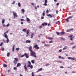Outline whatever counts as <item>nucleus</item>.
<instances>
[{
  "instance_id": "obj_1",
  "label": "nucleus",
  "mask_w": 76,
  "mask_h": 76,
  "mask_svg": "<svg viewBox=\"0 0 76 76\" xmlns=\"http://www.w3.org/2000/svg\"><path fill=\"white\" fill-rule=\"evenodd\" d=\"M30 55L32 57H34L35 58H36L37 57V56H36V53L34 51H32L30 53Z\"/></svg>"
},
{
  "instance_id": "obj_2",
  "label": "nucleus",
  "mask_w": 76,
  "mask_h": 76,
  "mask_svg": "<svg viewBox=\"0 0 76 76\" xmlns=\"http://www.w3.org/2000/svg\"><path fill=\"white\" fill-rule=\"evenodd\" d=\"M28 63L29 64V65L27 66V67H30L31 69H32V68H33V66H32V65H31V61H28Z\"/></svg>"
},
{
  "instance_id": "obj_3",
  "label": "nucleus",
  "mask_w": 76,
  "mask_h": 76,
  "mask_svg": "<svg viewBox=\"0 0 76 76\" xmlns=\"http://www.w3.org/2000/svg\"><path fill=\"white\" fill-rule=\"evenodd\" d=\"M18 61V58H14V60L13 61V63H14L15 64H17Z\"/></svg>"
},
{
  "instance_id": "obj_4",
  "label": "nucleus",
  "mask_w": 76,
  "mask_h": 76,
  "mask_svg": "<svg viewBox=\"0 0 76 76\" xmlns=\"http://www.w3.org/2000/svg\"><path fill=\"white\" fill-rule=\"evenodd\" d=\"M73 37V35L71 34V35L68 36V38H70L69 39L70 41H72L73 39H74V37Z\"/></svg>"
},
{
  "instance_id": "obj_5",
  "label": "nucleus",
  "mask_w": 76,
  "mask_h": 76,
  "mask_svg": "<svg viewBox=\"0 0 76 76\" xmlns=\"http://www.w3.org/2000/svg\"><path fill=\"white\" fill-rule=\"evenodd\" d=\"M73 17V15H72L71 16H70L69 17H68L66 19V21L67 22H69V19H71V18H72Z\"/></svg>"
},
{
  "instance_id": "obj_6",
  "label": "nucleus",
  "mask_w": 76,
  "mask_h": 76,
  "mask_svg": "<svg viewBox=\"0 0 76 76\" xmlns=\"http://www.w3.org/2000/svg\"><path fill=\"white\" fill-rule=\"evenodd\" d=\"M34 48H36V49H39V48L38 46V45H36L34 46Z\"/></svg>"
},
{
  "instance_id": "obj_7",
  "label": "nucleus",
  "mask_w": 76,
  "mask_h": 76,
  "mask_svg": "<svg viewBox=\"0 0 76 76\" xmlns=\"http://www.w3.org/2000/svg\"><path fill=\"white\" fill-rule=\"evenodd\" d=\"M68 59L69 60H71L72 61L75 60V58H72L71 57H69L68 58Z\"/></svg>"
},
{
  "instance_id": "obj_8",
  "label": "nucleus",
  "mask_w": 76,
  "mask_h": 76,
  "mask_svg": "<svg viewBox=\"0 0 76 76\" xmlns=\"http://www.w3.org/2000/svg\"><path fill=\"white\" fill-rule=\"evenodd\" d=\"M13 14L14 18H15V17H16L17 18L18 17V15H17V14H16V13H15L14 12H13Z\"/></svg>"
},
{
  "instance_id": "obj_9",
  "label": "nucleus",
  "mask_w": 76,
  "mask_h": 76,
  "mask_svg": "<svg viewBox=\"0 0 76 76\" xmlns=\"http://www.w3.org/2000/svg\"><path fill=\"white\" fill-rule=\"evenodd\" d=\"M47 0H45V3L43 4V6H47Z\"/></svg>"
},
{
  "instance_id": "obj_10",
  "label": "nucleus",
  "mask_w": 76,
  "mask_h": 76,
  "mask_svg": "<svg viewBox=\"0 0 76 76\" xmlns=\"http://www.w3.org/2000/svg\"><path fill=\"white\" fill-rule=\"evenodd\" d=\"M26 20L27 22H28V23H31V20H30V19L28 18V17H26Z\"/></svg>"
},
{
  "instance_id": "obj_11",
  "label": "nucleus",
  "mask_w": 76,
  "mask_h": 76,
  "mask_svg": "<svg viewBox=\"0 0 76 76\" xmlns=\"http://www.w3.org/2000/svg\"><path fill=\"white\" fill-rule=\"evenodd\" d=\"M42 70V68H41L40 69H38V70L37 71V72H41Z\"/></svg>"
},
{
  "instance_id": "obj_12",
  "label": "nucleus",
  "mask_w": 76,
  "mask_h": 76,
  "mask_svg": "<svg viewBox=\"0 0 76 76\" xmlns=\"http://www.w3.org/2000/svg\"><path fill=\"white\" fill-rule=\"evenodd\" d=\"M21 66V64L20 63H18L17 64V65L16 67H19Z\"/></svg>"
},
{
  "instance_id": "obj_13",
  "label": "nucleus",
  "mask_w": 76,
  "mask_h": 76,
  "mask_svg": "<svg viewBox=\"0 0 76 76\" xmlns=\"http://www.w3.org/2000/svg\"><path fill=\"white\" fill-rule=\"evenodd\" d=\"M29 50L30 52L32 51V46H31L29 47Z\"/></svg>"
},
{
  "instance_id": "obj_14",
  "label": "nucleus",
  "mask_w": 76,
  "mask_h": 76,
  "mask_svg": "<svg viewBox=\"0 0 76 76\" xmlns=\"http://www.w3.org/2000/svg\"><path fill=\"white\" fill-rule=\"evenodd\" d=\"M25 55L26 56V58H29V56H28V54L26 53H25Z\"/></svg>"
},
{
  "instance_id": "obj_15",
  "label": "nucleus",
  "mask_w": 76,
  "mask_h": 76,
  "mask_svg": "<svg viewBox=\"0 0 76 76\" xmlns=\"http://www.w3.org/2000/svg\"><path fill=\"white\" fill-rule=\"evenodd\" d=\"M65 32L64 31H62L60 33V35H64V34H65Z\"/></svg>"
},
{
  "instance_id": "obj_16",
  "label": "nucleus",
  "mask_w": 76,
  "mask_h": 76,
  "mask_svg": "<svg viewBox=\"0 0 76 76\" xmlns=\"http://www.w3.org/2000/svg\"><path fill=\"white\" fill-rule=\"evenodd\" d=\"M27 30L25 28V29H23L22 30L23 32H26L27 31Z\"/></svg>"
},
{
  "instance_id": "obj_17",
  "label": "nucleus",
  "mask_w": 76,
  "mask_h": 76,
  "mask_svg": "<svg viewBox=\"0 0 76 76\" xmlns=\"http://www.w3.org/2000/svg\"><path fill=\"white\" fill-rule=\"evenodd\" d=\"M24 69H25V71H26L27 70V68L26 67V64H25L24 66Z\"/></svg>"
},
{
  "instance_id": "obj_18",
  "label": "nucleus",
  "mask_w": 76,
  "mask_h": 76,
  "mask_svg": "<svg viewBox=\"0 0 76 76\" xmlns=\"http://www.w3.org/2000/svg\"><path fill=\"white\" fill-rule=\"evenodd\" d=\"M26 43H30V42H31V41L30 40H27L26 41Z\"/></svg>"
},
{
  "instance_id": "obj_19",
  "label": "nucleus",
  "mask_w": 76,
  "mask_h": 76,
  "mask_svg": "<svg viewBox=\"0 0 76 76\" xmlns=\"http://www.w3.org/2000/svg\"><path fill=\"white\" fill-rule=\"evenodd\" d=\"M15 45H13L12 47V51L14 52V50H15Z\"/></svg>"
},
{
  "instance_id": "obj_20",
  "label": "nucleus",
  "mask_w": 76,
  "mask_h": 76,
  "mask_svg": "<svg viewBox=\"0 0 76 76\" xmlns=\"http://www.w3.org/2000/svg\"><path fill=\"white\" fill-rule=\"evenodd\" d=\"M48 39H50V40H53V38L49 37H48Z\"/></svg>"
},
{
  "instance_id": "obj_21",
  "label": "nucleus",
  "mask_w": 76,
  "mask_h": 76,
  "mask_svg": "<svg viewBox=\"0 0 76 76\" xmlns=\"http://www.w3.org/2000/svg\"><path fill=\"white\" fill-rule=\"evenodd\" d=\"M56 33L57 34V35H60V33L59 32L56 31Z\"/></svg>"
},
{
  "instance_id": "obj_22",
  "label": "nucleus",
  "mask_w": 76,
  "mask_h": 76,
  "mask_svg": "<svg viewBox=\"0 0 76 76\" xmlns=\"http://www.w3.org/2000/svg\"><path fill=\"white\" fill-rule=\"evenodd\" d=\"M29 32H30V30L29 29H28L26 32V34H29Z\"/></svg>"
},
{
  "instance_id": "obj_23",
  "label": "nucleus",
  "mask_w": 76,
  "mask_h": 76,
  "mask_svg": "<svg viewBox=\"0 0 76 76\" xmlns=\"http://www.w3.org/2000/svg\"><path fill=\"white\" fill-rule=\"evenodd\" d=\"M34 34V33L31 34V38H33V35Z\"/></svg>"
},
{
  "instance_id": "obj_24",
  "label": "nucleus",
  "mask_w": 76,
  "mask_h": 76,
  "mask_svg": "<svg viewBox=\"0 0 76 76\" xmlns=\"http://www.w3.org/2000/svg\"><path fill=\"white\" fill-rule=\"evenodd\" d=\"M4 36V37H5V38H6L7 39L8 38L7 35V34H5Z\"/></svg>"
},
{
  "instance_id": "obj_25",
  "label": "nucleus",
  "mask_w": 76,
  "mask_h": 76,
  "mask_svg": "<svg viewBox=\"0 0 76 76\" xmlns=\"http://www.w3.org/2000/svg\"><path fill=\"white\" fill-rule=\"evenodd\" d=\"M4 22H5V21H4V20L3 19L2 20V24L4 23Z\"/></svg>"
},
{
  "instance_id": "obj_26",
  "label": "nucleus",
  "mask_w": 76,
  "mask_h": 76,
  "mask_svg": "<svg viewBox=\"0 0 76 76\" xmlns=\"http://www.w3.org/2000/svg\"><path fill=\"white\" fill-rule=\"evenodd\" d=\"M67 48V46H65L64 47L63 49V50H65V49H66V48Z\"/></svg>"
},
{
  "instance_id": "obj_27",
  "label": "nucleus",
  "mask_w": 76,
  "mask_h": 76,
  "mask_svg": "<svg viewBox=\"0 0 76 76\" xmlns=\"http://www.w3.org/2000/svg\"><path fill=\"white\" fill-rule=\"evenodd\" d=\"M57 63H61L62 61H57Z\"/></svg>"
},
{
  "instance_id": "obj_28",
  "label": "nucleus",
  "mask_w": 76,
  "mask_h": 76,
  "mask_svg": "<svg viewBox=\"0 0 76 76\" xmlns=\"http://www.w3.org/2000/svg\"><path fill=\"white\" fill-rule=\"evenodd\" d=\"M9 56H10V53L9 52L7 53V56L9 57Z\"/></svg>"
},
{
  "instance_id": "obj_29",
  "label": "nucleus",
  "mask_w": 76,
  "mask_h": 76,
  "mask_svg": "<svg viewBox=\"0 0 76 76\" xmlns=\"http://www.w3.org/2000/svg\"><path fill=\"white\" fill-rule=\"evenodd\" d=\"M1 51H4V48L1 47Z\"/></svg>"
},
{
  "instance_id": "obj_30",
  "label": "nucleus",
  "mask_w": 76,
  "mask_h": 76,
  "mask_svg": "<svg viewBox=\"0 0 76 76\" xmlns=\"http://www.w3.org/2000/svg\"><path fill=\"white\" fill-rule=\"evenodd\" d=\"M21 11H22L23 13H24V12H25V10H24V9H22Z\"/></svg>"
},
{
  "instance_id": "obj_31",
  "label": "nucleus",
  "mask_w": 76,
  "mask_h": 76,
  "mask_svg": "<svg viewBox=\"0 0 76 76\" xmlns=\"http://www.w3.org/2000/svg\"><path fill=\"white\" fill-rule=\"evenodd\" d=\"M45 46H50V45H48V44H45Z\"/></svg>"
},
{
  "instance_id": "obj_32",
  "label": "nucleus",
  "mask_w": 76,
  "mask_h": 76,
  "mask_svg": "<svg viewBox=\"0 0 76 76\" xmlns=\"http://www.w3.org/2000/svg\"><path fill=\"white\" fill-rule=\"evenodd\" d=\"M9 42V39H7V43H8Z\"/></svg>"
},
{
  "instance_id": "obj_33",
  "label": "nucleus",
  "mask_w": 76,
  "mask_h": 76,
  "mask_svg": "<svg viewBox=\"0 0 76 76\" xmlns=\"http://www.w3.org/2000/svg\"><path fill=\"white\" fill-rule=\"evenodd\" d=\"M62 40H65V39L64 38H63V37L61 38H60Z\"/></svg>"
},
{
  "instance_id": "obj_34",
  "label": "nucleus",
  "mask_w": 76,
  "mask_h": 76,
  "mask_svg": "<svg viewBox=\"0 0 76 76\" xmlns=\"http://www.w3.org/2000/svg\"><path fill=\"white\" fill-rule=\"evenodd\" d=\"M3 65L4 67H7V65L6 64H3Z\"/></svg>"
},
{
  "instance_id": "obj_35",
  "label": "nucleus",
  "mask_w": 76,
  "mask_h": 76,
  "mask_svg": "<svg viewBox=\"0 0 76 76\" xmlns=\"http://www.w3.org/2000/svg\"><path fill=\"white\" fill-rule=\"evenodd\" d=\"M18 6H19V7H20V3H18Z\"/></svg>"
},
{
  "instance_id": "obj_36",
  "label": "nucleus",
  "mask_w": 76,
  "mask_h": 76,
  "mask_svg": "<svg viewBox=\"0 0 76 76\" xmlns=\"http://www.w3.org/2000/svg\"><path fill=\"white\" fill-rule=\"evenodd\" d=\"M62 51V50L61 49H60V50H59L58 51V52L59 53H61Z\"/></svg>"
},
{
  "instance_id": "obj_37",
  "label": "nucleus",
  "mask_w": 76,
  "mask_h": 76,
  "mask_svg": "<svg viewBox=\"0 0 76 76\" xmlns=\"http://www.w3.org/2000/svg\"><path fill=\"white\" fill-rule=\"evenodd\" d=\"M31 62L33 64H34V61L33 60H32L31 61Z\"/></svg>"
},
{
  "instance_id": "obj_38",
  "label": "nucleus",
  "mask_w": 76,
  "mask_h": 76,
  "mask_svg": "<svg viewBox=\"0 0 76 76\" xmlns=\"http://www.w3.org/2000/svg\"><path fill=\"white\" fill-rule=\"evenodd\" d=\"M52 42H53V41H51L49 42V44H50L51 43H52Z\"/></svg>"
},
{
  "instance_id": "obj_39",
  "label": "nucleus",
  "mask_w": 76,
  "mask_h": 76,
  "mask_svg": "<svg viewBox=\"0 0 76 76\" xmlns=\"http://www.w3.org/2000/svg\"><path fill=\"white\" fill-rule=\"evenodd\" d=\"M13 69L14 70H17V68H16V67H14Z\"/></svg>"
},
{
  "instance_id": "obj_40",
  "label": "nucleus",
  "mask_w": 76,
  "mask_h": 76,
  "mask_svg": "<svg viewBox=\"0 0 76 76\" xmlns=\"http://www.w3.org/2000/svg\"><path fill=\"white\" fill-rule=\"evenodd\" d=\"M3 44V42H1V43L0 44V46H2Z\"/></svg>"
},
{
  "instance_id": "obj_41",
  "label": "nucleus",
  "mask_w": 76,
  "mask_h": 76,
  "mask_svg": "<svg viewBox=\"0 0 76 76\" xmlns=\"http://www.w3.org/2000/svg\"><path fill=\"white\" fill-rule=\"evenodd\" d=\"M25 55V53L24 55H23L21 56V57H24Z\"/></svg>"
},
{
  "instance_id": "obj_42",
  "label": "nucleus",
  "mask_w": 76,
  "mask_h": 76,
  "mask_svg": "<svg viewBox=\"0 0 76 76\" xmlns=\"http://www.w3.org/2000/svg\"><path fill=\"white\" fill-rule=\"evenodd\" d=\"M73 28H70L69 29V30H70V31H73Z\"/></svg>"
},
{
  "instance_id": "obj_43",
  "label": "nucleus",
  "mask_w": 76,
  "mask_h": 76,
  "mask_svg": "<svg viewBox=\"0 0 76 76\" xmlns=\"http://www.w3.org/2000/svg\"><path fill=\"white\" fill-rule=\"evenodd\" d=\"M66 32H70V30L69 29L68 30L66 31Z\"/></svg>"
},
{
  "instance_id": "obj_44",
  "label": "nucleus",
  "mask_w": 76,
  "mask_h": 76,
  "mask_svg": "<svg viewBox=\"0 0 76 76\" xmlns=\"http://www.w3.org/2000/svg\"><path fill=\"white\" fill-rule=\"evenodd\" d=\"M10 25V24H9V23H8L7 25L6 26H7V27H8V26H9Z\"/></svg>"
},
{
  "instance_id": "obj_45",
  "label": "nucleus",
  "mask_w": 76,
  "mask_h": 76,
  "mask_svg": "<svg viewBox=\"0 0 76 76\" xmlns=\"http://www.w3.org/2000/svg\"><path fill=\"white\" fill-rule=\"evenodd\" d=\"M31 75H32L31 76H35V75H34V72H32Z\"/></svg>"
},
{
  "instance_id": "obj_46",
  "label": "nucleus",
  "mask_w": 76,
  "mask_h": 76,
  "mask_svg": "<svg viewBox=\"0 0 76 76\" xmlns=\"http://www.w3.org/2000/svg\"><path fill=\"white\" fill-rule=\"evenodd\" d=\"M16 50H17V51H19V48H16Z\"/></svg>"
},
{
  "instance_id": "obj_47",
  "label": "nucleus",
  "mask_w": 76,
  "mask_h": 76,
  "mask_svg": "<svg viewBox=\"0 0 76 76\" xmlns=\"http://www.w3.org/2000/svg\"><path fill=\"white\" fill-rule=\"evenodd\" d=\"M44 24L45 25V26H47V25L48 23H44Z\"/></svg>"
},
{
  "instance_id": "obj_48",
  "label": "nucleus",
  "mask_w": 76,
  "mask_h": 76,
  "mask_svg": "<svg viewBox=\"0 0 76 76\" xmlns=\"http://www.w3.org/2000/svg\"><path fill=\"white\" fill-rule=\"evenodd\" d=\"M48 12H49V11L48 10H46V13H48Z\"/></svg>"
},
{
  "instance_id": "obj_49",
  "label": "nucleus",
  "mask_w": 76,
  "mask_h": 76,
  "mask_svg": "<svg viewBox=\"0 0 76 76\" xmlns=\"http://www.w3.org/2000/svg\"><path fill=\"white\" fill-rule=\"evenodd\" d=\"M15 3V1H13V2L12 3V4H14Z\"/></svg>"
},
{
  "instance_id": "obj_50",
  "label": "nucleus",
  "mask_w": 76,
  "mask_h": 76,
  "mask_svg": "<svg viewBox=\"0 0 76 76\" xmlns=\"http://www.w3.org/2000/svg\"><path fill=\"white\" fill-rule=\"evenodd\" d=\"M73 44H74V43H73V42L70 43V44H71V45H73Z\"/></svg>"
},
{
  "instance_id": "obj_51",
  "label": "nucleus",
  "mask_w": 76,
  "mask_h": 76,
  "mask_svg": "<svg viewBox=\"0 0 76 76\" xmlns=\"http://www.w3.org/2000/svg\"><path fill=\"white\" fill-rule=\"evenodd\" d=\"M47 16L49 17L51 16V14H48L47 15Z\"/></svg>"
},
{
  "instance_id": "obj_52",
  "label": "nucleus",
  "mask_w": 76,
  "mask_h": 76,
  "mask_svg": "<svg viewBox=\"0 0 76 76\" xmlns=\"http://www.w3.org/2000/svg\"><path fill=\"white\" fill-rule=\"evenodd\" d=\"M20 20L21 21H23V20H24V19L22 18L20 19Z\"/></svg>"
},
{
  "instance_id": "obj_53",
  "label": "nucleus",
  "mask_w": 76,
  "mask_h": 76,
  "mask_svg": "<svg viewBox=\"0 0 76 76\" xmlns=\"http://www.w3.org/2000/svg\"><path fill=\"white\" fill-rule=\"evenodd\" d=\"M45 24H44V23H42V26H45Z\"/></svg>"
},
{
  "instance_id": "obj_54",
  "label": "nucleus",
  "mask_w": 76,
  "mask_h": 76,
  "mask_svg": "<svg viewBox=\"0 0 76 76\" xmlns=\"http://www.w3.org/2000/svg\"><path fill=\"white\" fill-rule=\"evenodd\" d=\"M3 41L4 42H6V41L4 39H3Z\"/></svg>"
},
{
  "instance_id": "obj_55",
  "label": "nucleus",
  "mask_w": 76,
  "mask_h": 76,
  "mask_svg": "<svg viewBox=\"0 0 76 76\" xmlns=\"http://www.w3.org/2000/svg\"><path fill=\"white\" fill-rule=\"evenodd\" d=\"M39 28H40V29H41V28H42V26H39Z\"/></svg>"
},
{
  "instance_id": "obj_56",
  "label": "nucleus",
  "mask_w": 76,
  "mask_h": 76,
  "mask_svg": "<svg viewBox=\"0 0 76 76\" xmlns=\"http://www.w3.org/2000/svg\"><path fill=\"white\" fill-rule=\"evenodd\" d=\"M76 46H75H75H73V47H72V48H75V47H76Z\"/></svg>"
},
{
  "instance_id": "obj_57",
  "label": "nucleus",
  "mask_w": 76,
  "mask_h": 76,
  "mask_svg": "<svg viewBox=\"0 0 76 76\" xmlns=\"http://www.w3.org/2000/svg\"><path fill=\"white\" fill-rule=\"evenodd\" d=\"M60 68H61V69H63L64 68V67L63 66H61L60 67Z\"/></svg>"
},
{
  "instance_id": "obj_58",
  "label": "nucleus",
  "mask_w": 76,
  "mask_h": 76,
  "mask_svg": "<svg viewBox=\"0 0 76 76\" xmlns=\"http://www.w3.org/2000/svg\"><path fill=\"white\" fill-rule=\"evenodd\" d=\"M42 16H45V13H42Z\"/></svg>"
},
{
  "instance_id": "obj_59",
  "label": "nucleus",
  "mask_w": 76,
  "mask_h": 76,
  "mask_svg": "<svg viewBox=\"0 0 76 76\" xmlns=\"http://www.w3.org/2000/svg\"><path fill=\"white\" fill-rule=\"evenodd\" d=\"M50 65V64H48L46 65V66H49Z\"/></svg>"
},
{
  "instance_id": "obj_60",
  "label": "nucleus",
  "mask_w": 76,
  "mask_h": 76,
  "mask_svg": "<svg viewBox=\"0 0 76 76\" xmlns=\"http://www.w3.org/2000/svg\"><path fill=\"white\" fill-rule=\"evenodd\" d=\"M58 10H56V14H58Z\"/></svg>"
},
{
  "instance_id": "obj_61",
  "label": "nucleus",
  "mask_w": 76,
  "mask_h": 76,
  "mask_svg": "<svg viewBox=\"0 0 76 76\" xmlns=\"http://www.w3.org/2000/svg\"><path fill=\"white\" fill-rule=\"evenodd\" d=\"M31 4L32 5H33V6H34V3H31Z\"/></svg>"
},
{
  "instance_id": "obj_62",
  "label": "nucleus",
  "mask_w": 76,
  "mask_h": 76,
  "mask_svg": "<svg viewBox=\"0 0 76 76\" xmlns=\"http://www.w3.org/2000/svg\"><path fill=\"white\" fill-rule=\"evenodd\" d=\"M44 17H41V19H44Z\"/></svg>"
},
{
  "instance_id": "obj_63",
  "label": "nucleus",
  "mask_w": 76,
  "mask_h": 76,
  "mask_svg": "<svg viewBox=\"0 0 76 76\" xmlns=\"http://www.w3.org/2000/svg\"><path fill=\"white\" fill-rule=\"evenodd\" d=\"M58 58H61V57L60 56H58Z\"/></svg>"
},
{
  "instance_id": "obj_64",
  "label": "nucleus",
  "mask_w": 76,
  "mask_h": 76,
  "mask_svg": "<svg viewBox=\"0 0 76 76\" xmlns=\"http://www.w3.org/2000/svg\"><path fill=\"white\" fill-rule=\"evenodd\" d=\"M34 8L36 10L37 9V7H35Z\"/></svg>"
}]
</instances>
